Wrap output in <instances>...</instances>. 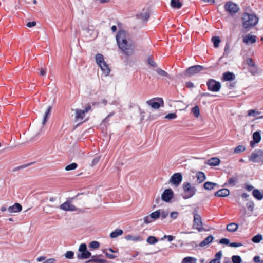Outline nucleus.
Wrapping results in <instances>:
<instances>
[{
  "label": "nucleus",
  "instance_id": "38",
  "mask_svg": "<svg viewBox=\"0 0 263 263\" xmlns=\"http://www.w3.org/2000/svg\"><path fill=\"white\" fill-rule=\"evenodd\" d=\"M262 239L261 234H257L252 238V241L254 243H259Z\"/></svg>",
  "mask_w": 263,
  "mask_h": 263
},
{
  "label": "nucleus",
  "instance_id": "15",
  "mask_svg": "<svg viewBox=\"0 0 263 263\" xmlns=\"http://www.w3.org/2000/svg\"><path fill=\"white\" fill-rule=\"evenodd\" d=\"M22 206L18 203H15L12 206H10L8 208V211L10 213H18L22 211Z\"/></svg>",
  "mask_w": 263,
  "mask_h": 263
},
{
  "label": "nucleus",
  "instance_id": "33",
  "mask_svg": "<svg viewBox=\"0 0 263 263\" xmlns=\"http://www.w3.org/2000/svg\"><path fill=\"white\" fill-rule=\"evenodd\" d=\"M214 46L217 48L219 46V44L220 42V40L218 36H213L211 39Z\"/></svg>",
  "mask_w": 263,
  "mask_h": 263
},
{
  "label": "nucleus",
  "instance_id": "43",
  "mask_svg": "<svg viewBox=\"0 0 263 263\" xmlns=\"http://www.w3.org/2000/svg\"><path fill=\"white\" fill-rule=\"evenodd\" d=\"M246 64L249 66L250 67H254L256 66L254 62L253 61L252 58H247L246 60Z\"/></svg>",
  "mask_w": 263,
  "mask_h": 263
},
{
  "label": "nucleus",
  "instance_id": "34",
  "mask_svg": "<svg viewBox=\"0 0 263 263\" xmlns=\"http://www.w3.org/2000/svg\"><path fill=\"white\" fill-rule=\"evenodd\" d=\"M192 113L196 117H198L200 115L199 108L198 106H195L192 109Z\"/></svg>",
  "mask_w": 263,
  "mask_h": 263
},
{
  "label": "nucleus",
  "instance_id": "44",
  "mask_svg": "<svg viewBox=\"0 0 263 263\" xmlns=\"http://www.w3.org/2000/svg\"><path fill=\"white\" fill-rule=\"evenodd\" d=\"M223 81H230V72L228 71L223 73L222 78Z\"/></svg>",
  "mask_w": 263,
  "mask_h": 263
},
{
  "label": "nucleus",
  "instance_id": "2",
  "mask_svg": "<svg viewBox=\"0 0 263 263\" xmlns=\"http://www.w3.org/2000/svg\"><path fill=\"white\" fill-rule=\"evenodd\" d=\"M242 26L245 32L248 31L251 28L255 26L258 22V17L254 14L244 13L242 17Z\"/></svg>",
  "mask_w": 263,
  "mask_h": 263
},
{
  "label": "nucleus",
  "instance_id": "26",
  "mask_svg": "<svg viewBox=\"0 0 263 263\" xmlns=\"http://www.w3.org/2000/svg\"><path fill=\"white\" fill-rule=\"evenodd\" d=\"M51 109H52L51 106L48 107V109L46 111V112H45L44 117V119H43V122H42L43 125H45L46 123L48 118L50 116Z\"/></svg>",
  "mask_w": 263,
  "mask_h": 263
},
{
  "label": "nucleus",
  "instance_id": "41",
  "mask_svg": "<svg viewBox=\"0 0 263 263\" xmlns=\"http://www.w3.org/2000/svg\"><path fill=\"white\" fill-rule=\"evenodd\" d=\"M260 112L256 110L251 109L248 111V116L256 117L257 115H259Z\"/></svg>",
  "mask_w": 263,
  "mask_h": 263
},
{
  "label": "nucleus",
  "instance_id": "22",
  "mask_svg": "<svg viewBox=\"0 0 263 263\" xmlns=\"http://www.w3.org/2000/svg\"><path fill=\"white\" fill-rule=\"evenodd\" d=\"M196 176L197 178V181L198 183L203 182L205 179V175L204 173L202 172H198L196 173Z\"/></svg>",
  "mask_w": 263,
  "mask_h": 263
},
{
  "label": "nucleus",
  "instance_id": "64",
  "mask_svg": "<svg viewBox=\"0 0 263 263\" xmlns=\"http://www.w3.org/2000/svg\"><path fill=\"white\" fill-rule=\"evenodd\" d=\"M55 260L54 259L50 258V259H47L43 263H55Z\"/></svg>",
  "mask_w": 263,
  "mask_h": 263
},
{
  "label": "nucleus",
  "instance_id": "42",
  "mask_svg": "<svg viewBox=\"0 0 263 263\" xmlns=\"http://www.w3.org/2000/svg\"><path fill=\"white\" fill-rule=\"evenodd\" d=\"M245 149L246 148L244 146L239 145L235 148L234 153H240L243 152L245 150Z\"/></svg>",
  "mask_w": 263,
  "mask_h": 263
},
{
  "label": "nucleus",
  "instance_id": "25",
  "mask_svg": "<svg viewBox=\"0 0 263 263\" xmlns=\"http://www.w3.org/2000/svg\"><path fill=\"white\" fill-rule=\"evenodd\" d=\"M252 194L253 196L257 200H261L263 198V193L261 194V192L257 189H254L253 191Z\"/></svg>",
  "mask_w": 263,
  "mask_h": 263
},
{
  "label": "nucleus",
  "instance_id": "47",
  "mask_svg": "<svg viewBox=\"0 0 263 263\" xmlns=\"http://www.w3.org/2000/svg\"><path fill=\"white\" fill-rule=\"evenodd\" d=\"M140 17L143 20H147L149 17V14L147 12H142L140 14Z\"/></svg>",
  "mask_w": 263,
  "mask_h": 263
},
{
  "label": "nucleus",
  "instance_id": "59",
  "mask_svg": "<svg viewBox=\"0 0 263 263\" xmlns=\"http://www.w3.org/2000/svg\"><path fill=\"white\" fill-rule=\"evenodd\" d=\"M221 255H222V252L221 251H219L215 254V259H218V260H220Z\"/></svg>",
  "mask_w": 263,
  "mask_h": 263
},
{
  "label": "nucleus",
  "instance_id": "3",
  "mask_svg": "<svg viewBox=\"0 0 263 263\" xmlns=\"http://www.w3.org/2000/svg\"><path fill=\"white\" fill-rule=\"evenodd\" d=\"M183 194L182 197L186 199L193 197L196 193L195 187L192 186L189 182H184L183 184Z\"/></svg>",
  "mask_w": 263,
  "mask_h": 263
},
{
  "label": "nucleus",
  "instance_id": "31",
  "mask_svg": "<svg viewBox=\"0 0 263 263\" xmlns=\"http://www.w3.org/2000/svg\"><path fill=\"white\" fill-rule=\"evenodd\" d=\"M96 60L98 65L105 62L103 55L100 53L96 54Z\"/></svg>",
  "mask_w": 263,
  "mask_h": 263
},
{
  "label": "nucleus",
  "instance_id": "17",
  "mask_svg": "<svg viewBox=\"0 0 263 263\" xmlns=\"http://www.w3.org/2000/svg\"><path fill=\"white\" fill-rule=\"evenodd\" d=\"M253 141L250 142V145L252 147H254L255 143H258L261 140V136L259 132H255L253 134Z\"/></svg>",
  "mask_w": 263,
  "mask_h": 263
},
{
  "label": "nucleus",
  "instance_id": "28",
  "mask_svg": "<svg viewBox=\"0 0 263 263\" xmlns=\"http://www.w3.org/2000/svg\"><path fill=\"white\" fill-rule=\"evenodd\" d=\"M123 234V231L121 229H116L114 232H111L110 234V236L111 238H116L118 236L121 235Z\"/></svg>",
  "mask_w": 263,
  "mask_h": 263
},
{
  "label": "nucleus",
  "instance_id": "4",
  "mask_svg": "<svg viewBox=\"0 0 263 263\" xmlns=\"http://www.w3.org/2000/svg\"><path fill=\"white\" fill-rule=\"evenodd\" d=\"M79 253L77 254V258L79 259H85L89 258L91 254L87 249V246L85 243H82L79 248Z\"/></svg>",
  "mask_w": 263,
  "mask_h": 263
},
{
  "label": "nucleus",
  "instance_id": "6",
  "mask_svg": "<svg viewBox=\"0 0 263 263\" xmlns=\"http://www.w3.org/2000/svg\"><path fill=\"white\" fill-rule=\"evenodd\" d=\"M146 104L151 106L153 108L157 109L161 106H163L164 102L162 98H156L147 101Z\"/></svg>",
  "mask_w": 263,
  "mask_h": 263
},
{
  "label": "nucleus",
  "instance_id": "9",
  "mask_svg": "<svg viewBox=\"0 0 263 263\" xmlns=\"http://www.w3.org/2000/svg\"><path fill=\"white\" fill-rule=\"evenodd\" d=\"M203 69H204V68L200 65L193 66L186 70L185 74L188 77H191L197 74Z\"/></svg>",
  "mask_w": 263,
  "mask_h": 263
},
{
  "label": "nucleus",
  "instance_id": "27",
  "mask_svg": "<svg viewBox=\"0 0 263 263\" xmlns=\"http://www.w3.org/2000/svg\"><path fill=\"white\" fill-rule=\"evenodd\" d=\"M216 186H217V184L215 183H213L211 182H206L204 184V188L207 190H211L213 189Z\"/></svg>",
  "mask_w": 263,
  "mask_h": 263
},
{
  "label": "nucleus",
  "instance_id": "14",
  "mask_svg": "<svg viewBox=\"0 0 263 263\" xmlns=\"http://www.w3.org/2000/svg\"><path fill=\"white\" fill-rule=\"evenodd\" d=\"M182 176L179 173L174 174L170 179V181L176 185H178L181 182Z\"/></svg>",
  "mask_w": 263,
  "mask_h": 263
},
{
  "label": "nucleus",
  "instance_id": "37",
  "mask_svg": "<svg viewBox=\"0 0 263 263\" xmlns=\"http://www.w3.org/2000/svg\"><path fill=\"white\" fill-rule=\"evenodd\" d=\"M231 260L233 263H241L242 259L238 255H234L231 257Z\"/></svg>",
  "mask_w": 263,
  "mask_h": 263
},
{
  "label": "nucleus",
  "instance_id": "30",
  "mask_svg": "<svg viewBox=\"0 0 263 263\" xmlns=\"http://www.w3.org/2000/svg\"><path fill=\"white\" fill-rule=\"evenodd\" d=\"M196 259L192 257H184L181 262V263H196Z\"/></svg>",
  "mask_w": 263,
  "mask_h": 263
},
{
  "label": "nucleus",
  "instance_id": "12",
  "mask_svg": "<svg viewBox=\"0 0 263 263\" xmlns=\"http://www.w3.org/2000/svg\"><path fill=\"white\" fill-rule=\"evenodd\" d=\"M60 209L65 211H76L77 208L72 204L71 202L67 200L60 206Z\"/></svg>",
  "mask_w": 263,
  "mask_h": 263
},
{
  "label": "nucleus",
  "instance_id": "35",
  "mask_svg": "<svg viewBox=\"0 0 263 263\" xmlns=\"http://www.w3.org/2000/svg\"><path fill=\"white\" fill-rule=\"evenodd\" d=\"M78 165L76 163H72L69 165H67L65 169L67 171L75 170L77 168Z\"/></svg>",
  "mask_w": 263,
  "mask_h": 263
},
{
  "label": "nucleus",
  "instance_id": "21",
  "mask_svg": "<svg viewBox=\"0 0 263 263\" xmlns=\"http://www.w3.org/2000/svg\"><path fill=\"white\" fill-rule=\"evenodd\" d=\"M230 194L229 190L223 189L219 190L215 193V196L218 197H226Z\"/></svg>",
  "mask_w": 263,
  "mask_h": 263
},
{
  "label": "nucleus",
  "instance_id": "1",
  "mask_svg": "<svg viewBox=\"0 0 263 263\" xmlns=\"http://www.w3.org/2000/svg\"><path fill=\"white\" fill-rule=\"evenodd\" d=\"M116 41L119 48L127 56L134 53L135 45L129 35L124 30H120L116 35Z\"/></svg>",
  "mask_w": 263,
  "mask_h": 263
},
{
  "label": "nucleus",
  "instance_id": "58",
  "mask_svg": "<svg viewBox=\"0 0 263 263\" xmlns=\"http://www.w3.org/2000/svg\"><path fill=\"white\" fill-rule=\"evenodd\" d=\"M47 72V69L46 68H41L40 70V74L42 76H45Z\"/></svg>",
  "mask_w": 263,
  "mask_h": 263
},
{
  "label": "nucleus",
  "instance_id": "24",
  "mask_svg": "<svg viewBox=\"0 0 263 263\" xmlns=\"http://www.w3.org/2000/svg\"><path fill=\"white\" fill-rule=\"evenodd\" d=\"M213 239V237L211 235L208 236L205 239H204L199 245V246L201 247H204L205 246L209 245L211 242L212 241Z\"/></svg>",
  "mask_w": 263,
  "mask_h": 263
},
{
  "label": "nucleus",
  "instance_id": "45",
  "mask_svg": "<svg viewBox=\"0 0 263 263\" xmlns=\"http://www.w3.org/2000/svg\"><path fill=\"white\" fill-rule=\"evenodd\" d=\"M99 246L100 243L97 241H93L89 245V247L92 249H97L99 247Z\"/></svg>",
  "mask_w": 263,
  "mask_h": 263
},
{
  "label": "nucleus",
  "instance_id": "20",
  "mask_svg": "<svg viewBox=\"0 0 263 263\" xmlns=\"http://www.w3.org/2000/svg\"><path fill=\"white\" fill-rule=\"evenodd\" d=\"M220 163V160L216 157H213L210 159H209L206 162L205 164L211 165V166H217L219 165Z\"/></svg>",
  "mask_w": 263,
  "mask_h": 263
},
{
  "label": "nucleus",
  "instance_id": "40",
  "mask_svg": "<svg viewBox=\"0 0 263 263\" xmlns=\"http://www.w3.org/2000/svg\"><path fill=\"white\" fill-rule=\"evenodd\" d=\"M149 215L154 221L160 217L158 210L154 212H152Z\"/></svg>",
  "mask_w": 263,
  "mask_h": 263
},
{
  "label": "nucleus",
  "instance_id": "36",
  "mask_svg": "<svg viewBox=\"0 0 263 263\" xmlns=\"http://www.w3.org/2000/svg\"><path fill=\"white\" fill-rule=\"evenodd\" d=\"M156 71L157 73L160 76L166 77L170 79L171 78V76L166 72L160 68H158Z\"/></svg>",
  "mask_w": 263,
  "mask_h": 263
},
{
  "label": "nucleus",
  "instance_id": "13",
  "mask_svg": "<svg viewBox=\"0 0 263 263\" xmlns=\"http://www.w3.org/2000/svg\"><path fill=\"white\" fill-rule=\"evenodd\" d=\"M173 197V192L172 189L165 190L161 196L162 200L165 202H169Z\"/></svg>",
  "mask_w": 263,
  "mask_h": 263
},
{
  "label": "nucleus",
  "instance_id": "61",
  "mask_svg": "<svg viewBox=\"0 0 263 263\" xmlns=\"http://www.w3.org/2000/svg\"><path fill=\"white\" fill-rule=\"evenodd\" d=\"M225 9L228 12H230V2H228L225 5Z\"/></svg>",
  "mask_w": 263,
  "mask_h": 263
},
{
  "label": "nucleus",
  "instance_id": "63",
  "mask_svg": "<svg viewBox=\"0 0 263 263\" xmlns=\"http://www.w3.org/2000/svg\"><path fill=\"white\" fill-rule=\"evenodd\" d=\"M35 25H36L35 22H34V21L30 22L27 24V26L28 27H32L35 26Z\"/></svg>",
  "mask_w": 263,
  "mask_h": 263
},
{
  "label": "nucleus",
  "instance_id": "10",
  "mask_svg": "<svg viewBox=\"0 0 263 263\" xmlns=\"http://www.w3.org/2000/svg\"><path fill=\"white\" fill-rule=\"evenodd\" d=\"M229 46L228 44H227L224 48V52L223 55L219 58V61L220 64L224 65L228 64L230 61L229 57Z\"/></svg>",
  "mask_w": 263,
  "mask_h": 263
},
{
  "label": "nucleus",
  "instance_id": "39",
  "mask_svg": "<svg viewBox=\"0 0 263 263\" xmlns=\"http://www.w3.org/2000/svg\"><path fill=\"white\" fill-rule=\"evenodd\" d=\"M147 242L149 244H155L158 242V239L154 236H149L147 239Z\"/></svg>",
  "mask_w": 263,
  "mask_h": 263
},
{
  "label": "nucleus",
  "instance_id": "19",
  "mask_svg": "<svg viewBox=\"0 0 263 263\" xmlns=\"http://www.w3.org/2000/svg\"><path fill=\"white\" fill-rule=\"evenodd\" d=\"M99 66L106 76L109 74L110 70L106 62L100 64Z\"/></svg>",
  "mask_w": 263,
  "mask_h": 263
},
{
  "label": "nucleus",
  "instance_id": "50",
  "mask_svg": "<svg viewBox=\"0 0 263 263\" xmlns=\"http://www.w3.org/2000/svg\"><path fill=\"white\" fill-rule=\"evenodd\" d=\"M177 117V115L175 113H170L167 114L166 116H165V118L168 119H176Z\"/></svg>",
  "mask_w": 263,
  "mask_h": 263
},
{
  "label": "nucleus",
  "instance_id": "57",
  "mask_svg": "<svg viewBox=\"0 0 263 263\" xmlns=\"http://www.w3.org/2000/svg\"><path fill=\"white\" fill-rule=\"evenodd\" d=\"M178 216V213L177 212H173L170 214L171 217L173 219L177 218Z\"/></svg>",
  "mask_w": 263,
  "mask_h": 263
},
{
  "label": "nucleus",
  "instance_id": "62",
  "mask_svg": "<svg viewBox=\"0 0 263 263\" xmlns=\"http://www.w3.org/2000/svg\"><path fill=\"white\" fill-rule=\"evenodd\" d=\"M105 255L108 258H110V259H114L116 257V256L115 255H113L112 254L109 253L107 252H106L105 253Z\"/></svg>",
  "mask_w": 263,
  "mask_h": 263
},
{
  "label": "nucleus",
  "instance_id": "29",
  "mask_svg": "<svg viewBox=\"0 0 263 263\" xmlns=\"http://www.w3.org/2000/svg\"><path fill=\"white\" fill-rule=\"evenodd\" d=\"M240 8L239 6L237 4L231 2V16L233 14L238 12Z\"/></svg>",
  "mask_w": 263,
  "mask_h": 263
},
{
  "label": "nucleus",
  "instance_id": "5",
  "mask_svg": "<svg viewBox=\"0 0 263 263\" xmlns=\"http://www.w3.org/2000/svg\"><path fill=\"white\" fill-rule=\"evenodd\" d=\"M249 160L254 163H263V150H255L251 154Z\"/></svg>",
  "mask_w": 263,
  "mask_h": 263
},
{
  "label": "nucleus",
  "instance_id": "16",
  "mask_svg": "<svg viewBox=\"0 0 263 263\" xmlns=\"http://www.w3.org/2000/svg\"><path fill=\"white\" fill-rule=\"evenodd\" d=\"M256 36L255 35L248 34L243 36V42L246 44H253L256 42Z\"/></svg>",
  "mask_w": 263,
  "mask_h": 263
},
{
  "label": "nucleus",
  "instance_id": "23",
  "mask_svg": "<svg viewBox=\"0 0 263 263\" xmlns=\"http://www.w3.org/2000/svg\"><path fill=\"white\" fill-rule=\"evenodd\" d=\"M171 6L175 9H180L182 6V3L179 0H171Z\"/></svg>",
  "mask_w": 263,
  "mask_h": 263
},
{
  "label": "nucleus",
  "instance_id": "52",
  "mask_svg": "<svg viewBox=\"0 0 263 263\" xmlns=\"http://www.w3.org/2000/svg\"><path fill=\"white\" fill-rule=\"evenodd\" d=\"M148 63L152 67H155L157 66L156 63L154 62V61L152 58H149L148 59Z\"/></svg>",
  "mask_w": 263,
  "mask_h": 263
},
{
  "label": "nucleus",
  "instance_id": "49",
  "mask_svg": "<svg viewBox=\"0 0 263 263\" xmlns=\"http://www.w3.org/2000/svg\"><path fill=\"white\" fill-rule=\"evenodd\" d=\"M74 253L71 251H68L65 254V256L67 259H72L73 258Z\"/></svg>",
  "mask_w": 263,
  "mask_h": 263
},
{
  "label": "nucleus",
  "instance_id": "55",
  "mask_svg": "<svg viewBox=\"0 0 263 263\" xmlns=\"http://www.w3.org/2000/svg\"><path fill=\"white\" fill-rule=\"evenodd\" d=\"M231 232H235L237 230L238 228V225L235 223H231Z\"/></svg>",
  "mask_w": 263,
  "mask_h": 263
},
{
  "label": "nucleus",
  "instance_id": "54",
  "mask_svg": "<svg viewBox=\"0 0 263 263\" xmlns=\"http://www.w3.org/2000/svg\"><path fill=\"white\" fill-rule=\"evenodd\" d=\"M229 242H230L229 239H227V238L221 239L219 241V243L225 244V245H228L229 243Z\"/></svg>",
  "mask_w": 263,
  "mask_h": 263
},
{
  "label": "nucleus",
  "instance_id": "48",
  "mask_svg": "<svg viewBox=\"0 0 263 263\" xmlns=\"http://www.w3.org/2000/svg\"><path fill=\"white\" fill-rule=\"evenodd\" d=\"M143 221L145 224H149L154 221L149 215L144 217L143 218Z\"/></svg>",
  "mask_w": 263,
  "mask_h": 263
},
{
  "label": "nucleus",
  "instance_id": "8",
  "mask_svg": "<svg viewBox=\"0 0 263 263\" xmlns=\"http://www.w3.org/2000/svg\"><path fill=\"white\" fill-rule=\"evenodd\" d=\"M206 85L208 90L213 92H217L221 88L220 83L214 79L209 80Z\"/></svg>",
  "mask_w": 263,
  "mask_h": 263
},
{
  "label": "nucleus",
  "instance_id": "60",
  "mask_svg": "<svg viewBox=\"0 0 263 263\" xmlns=\"http://www.w3.org/2000/svg\"><path fill=\"white\" fill-rule=\"evenodd\" d=\"M253 188H254L253 186L251 185L247 184H245V189L248 191H251V190H252L253 189Z\"/></svg>",
  "mask_w": 263,
  "mask_h": 263
},
{
  "label": "nucleus",
  "instance_id": "51",
  "mask_svg": "<svg viewBox=\"0 0 263 263\" xmlns=\"http://www.w3.org/2000/svg\"><path fill=\"white\" fill-rule=\"evenodd\" d=\"M249 71L253 74L255 75L257 73V68L256 66H254V67H250L249 69Z\"/></svg>",
  "mask_w": 263,
  "mask_h": 263
},
{
  "label": "nucleus",
  "instance_id": "7",
  "mask_svg": "<svg viewBox=\"0 0 263 263\" xmlns=\"http://www.w3.org/2000/svg\"><path fill=\"white\" fill-rule=\"evenodd\" d=\"M91 109L90 105L87 106L83 110L76 109L75 110V121L78 122L82 120L84 117L85 114L88 112Z\"/></svg>",
  "mask_w": 263,
  "mask_h": 263
},
{
  "label": "nucleus",
  "instance_id": "32",
  "mask_svg": "<svg viewBox=\"0 0 263 263\" xmlns=\"http://www.w3.org/2000/svg\"><path fill=\"white\" fill-rule=\"evenodd\" d=\"M159 217H161L162 219H165L168 215V212L164 210H158Z\"/></svg>",
  "mask_w": 263,
  "mask_h": 263
},
{
  "label": "nucleus",
  "instance_id": "56",
  "mask_svg": "<svg viewBox=\"0 0 263 263\" xmlns=\"http://www.w3.org/2000/svg\"><path fill=\"white\" fill-rule=\"evenodd\" d=\"M165 238H167L169 241H172L175 239V237L172 235H164V237L161 238V240Z\"/></svg>",
  "mask_w": 263,
  "mask_h": 263
},
{
  "label": "nucleus",
  "instance_id": "11",
  "mask_svg": "<svg viewBox=\"0 0 263 263\" xmlns=\"http://www.w3.org/2000/svg\"><path fill=\"white\" fill-rule=\"evenodd\" d=\"M193 228L198 230L199 232L203 230L201 218L198 214H195L194 216Z\"/></svg>",
  "mask_w": 263,
  "mask_h": 263
},
{
  "label": "nucleus",
  "instance_id": "46",
  "mask_svg": "<svg viewBox=\"0 0 263 263\" xmlns=\"http://www.w3.org/2000/svg\"><path fill=\"white\" fill-rule=\"evenodd\" d=\"M246 206L247 209L251 212H252L253 211L254 204L252 201H250L249 202H248L246 204Z\"/></svg>",
  "mask_w": 263,
  "mask_h": 263
},
{
  "label": "nucleus",
  "instance_id": "53",
  "mask_svg": "<svg viewBox=\"0 0 263 263\" xmlns=\"http://www.w3.org/2000/svg\"><path fill=\"white\" fill-rule=\"evenodd\" d=\"M100 159V157L99 156L95 158L92 161L91 166H93L96 165L99 162Z\"/></svg>",
  "mask_w": 263,
  "mask_h": 263
},
{
  "label": "nucleus",
  "instance_id": "18",
  "mask_svg": "<svg viewBox=\"0 0 263 263\" xmlns=\"http://www.w3.org/2000/svg\"><path fill=\"white\" fill-rule=\"evenodd\" d=\"M101 255L92 256L91 258L87 261L88 263H106V260L101 259Z\"/></svg>",
  "mask_w": 263,
  "mask_h": 263
}]
</instances>
